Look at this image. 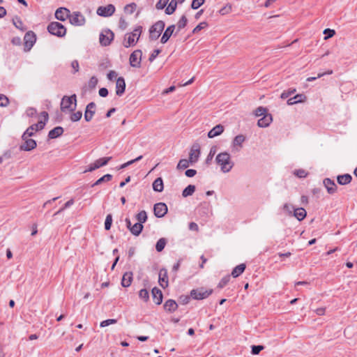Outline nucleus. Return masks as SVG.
Instances as JSON below:
<instances>
[{
    "label": "nucleus",
    "instance_id": "nucleus-15",
    "mask_svg": "<svg viewBox=\"0 0 357 357\" xmlns=\"http://www.w3.org/2000/svg\"><path fill=\"white\" fill-rule=\"evenodd\" d=\"M126 82L123 77H119L116 82V93L117 96H121L125 92Z\"/></svg>",
    "mask_w": 357,
    "mask_h": 357
},
{
    "label": "nucleus",
    "instance_id": "nucleus-17",
    "mask_svg": "<svg viewBox=\"0 0 357 357\" xmlns=\"http://www.w3.org/2000/svg\"><path fill=\"white\" fill-rule=\"evenodd\" d=\"M273 121L272 115L270 114H266L262 116V118L259 119L257 122V125L261 128L268 127L271 122Z\"/></svg>",
    "mask_w": 357,
    "mask_h": 357
},
{
    "label": "nucleus",
    "instance_id": "nucleus-53",
    "mask_svg": "<svg viewBox=\"0 0 357 357\" xmlns=\"http://www.w3.org/2000/svg\"><path fill=\"white\" fill-rule=\"evenodd\" d=\"M205 0H192L191 8L192 9H197L204 3Z\"/></svg>",
    "mask_w": 357,
    "mask_h": 357
},
{
    "label": "nucleus",
    "instance_id": "nucleus-27",
    "mask_svg": "<svg viewBox=\"0 0 357 357\" xmlns=\"http://www.w3.org/2000/svg\"><path fill=\"white\" fill-rule=\"evenodd\" d=\"M352 177L349 174H345L343 175H340L337 176V183L340 185H347L349 184L351 181Z\"/></svg>",
    "mask_w": 357,
    "mask_h": 357
},
{
    "label": "nucleus",
    "instance_id": "nucleus-60",
    "mask_svg": "<svg viewBox=\"0 0 357 357\" xmlns=\"http://www.w3.org/2000/svg\"><path fill=\"white\" fill-rule=\"evenodd\" d=\"M119 26L121 30H124L127 28L128 22H126V19H124L123 17L120 18Z\"/></svg>",
    "mask_w": 357,
    "mask_h": 357
},
{
    "label": "nucleus",
    "instance_id": "nucleus-32",
    "mask_svg": "<svg viewBox=\"0 0 357 357\" xmlns=\"http://www.w3.org/2000/svg\"><path fill=\"white\" fill-rule=\"evenodd\" d=\"M153 188L156 192H162L164 188L163 181L161 178H156L153 183Z\"/></svg>",
    "mask_w": 357,
    "mask_h": 357
},
{
    "label": "nucleus",
    "instance_id": "nucleus-50",
    "mask_svg": "<svg viewBox=\"0 0 357 357\" xmlns=\"http://www.w3.org/2000/svg\"><path fill=\"white\" fill-rule=\"evenodd\" d=\"M324 34L326 35L324 37V40H328L330 38H332L335 34V31L334 29H326L324 31Z\"/></svg>",
    "mask_w": 357,
    "mask_h": 357
},
{
    "label": "nucleus",
    "instance_id": "nucleus-42",
    "mask_svg": "<svg viewBox=\"0 0 357 357\" xmlns=\"http://www.w3.org/2000/svg\"><path fill=\"white\" fill-rule=\"evenodd\" d=\"M137 220H138V222L143 223L145 222L147 220V215L145 211H142L139 213L137 214Z\"/></svg>",
    "mask_w": 357,
    "mask_h": 357
},
{
    "label": "nucleus",
    "instance_id": "nucleus-3",
    "mask_svg": "<svg viewBox=\"0 0 357 357\" xmlns=\"http://www.w3.org/2000/svg\"><path fill=\"white\" fill-rule=\"evenodd\" d=\"M215 160L220 166L221 170L225 173L229 172L233 167V162L231 160L230 155L227 152L219 153Z\"/></svg>",
    "mask_w": 357,
    "mask_h": 357
},
{
    "label": "nucleus",
    "instance_id": "nucleus-26",
    "mask_svg": "<svg viewBox=\"0 0 357 357\" xmlns=\"http://www.w3.org/2000/svg\"><path fill=\"white\" fill-rule=\"evenodd\" d=\"M63 132V129L62 127L58 126L51 130L49 132L48 137L50 139H54L59 136H61Z\"/></svg>",
    "mask_w": 357,
    "mask_h": 357
},
{
    "label": "nucleus",
    "instance_id": "nucleus-47",
    "mask_svg": "<svg viewBox=\"0 0 357 357\" xmlns=\"http://www.w3.org/2000/svg\"><path fill=\"white\" fill-rule=\"evenodd\" d=\"M267 114V109L263 107H259L255 110V115L256 116H264Z\"/></svg>",
    "mask_w": 357,
    "mask_h": 357
},
{
    "label": "nucleus",
    "instance_id": "nucleus-43",
    "mask_svg": "<svg viewBox=\"0 0 357 357\" xmlns=\"http://www.w3.org/2000/svg\"><path fill=\"white\" fill-rule=\"evenodd\" d=\"M190 163L189 160L186 159H181L179 160L178 165H177V169H184L188 167L189 164Z\"/></svg>",
    "mask_w": 357,
    "mask_h": 357
},
{
    "label": "nucleus",
    "instance_id": "nucleus-62",
    "mask_svg": "<svg viewBox=\"0 0 357 357\" xmlns=\"http://www.w3.org/2000/svg\"><path fill=\"white\" fill-rule=\"evenodd\" d=\"M263 349H264L263 346H261V345L253 346L252 347V354H255V355L258 354Z\"/></svg>",
    "mask_w": 357,
    "mask_h": 357
},
{
    "label": "nucleus",
    "instance_id": "nucleus-24",
    "mask_svg": "<svg viewBox=\"0 0 357 357\" xmlns=\"http://www.w3.org/2000/svg\"><path fill=\"white\" fill-rule=\"evenodd\" d=\"M152 295L153 302L157 305H160L162 301V291L159 289L155 287L152 289Z\"/></svg>",
    "mask_w": 357,
    "mask_h": 357
},
{
    "label": "nucleus",
    "instance_id": "nucleus-14",
    "mask_svg": "<svg viewBox=\"0 0 357 357\" xmlns=\"http://www.w3.org/2000/svg\"><path fill=\"white\" fill-rule=\"evenodd\" d=\"M96 110V104L94 102H90L87 105L85 113H84V119L86 121H90L95 114Z\"/></svg>",
    "mask_w": 357,
    "mask_h": 357
},
{
    "label": "nucleus",
    "instance_id": "nucleus-4",
    "mask_svg": "<svg viewBox=\"0 0 357 357\" xmlns=\"http://www.w3.org/2000/svg\"><path fill=\"white\" fill-rule=\"evenodd\" d=\"M77 107V96L73 94L70 96H63L61 102V110L64 113L73 112Z\"/></svg>",
    "mask_w": 357,
    "mask_h": 357
},
{
    "label": "nucleus",
    "instance_id": "nucleus-36",
    "mask_svg": "<svg viewBox=\"0 0 357 357\" xmlns=\"http://www.w3.org/2000/svg\"><path fill=\"white\" fill-rule=\"evenodd\" d=\"M176 6H177V1L176 0H172L169 5L167 6V7L165 9V13L168 15H171L172 14L176 8Z\"/></svg>",
    "mask_w": 357,
    "mask_h": 357
},
{
    "label": "nucleus",
    "instance_id": "nucleus-49",
    "mask_svg": "<svg viewBox=\"0 0 357 357\" xmlns=\"http://www.w3.org/2000/svg\"><path fill=\"white\" fill-rule=\"evenodd\" d=\"M333 73V70H328L327 72L326 73H319L317 77H309L306 79V81L307 82H312V81H314L317 78H319V77H323L324 75H331Z\"/></svg>",
    "mask_w": 357,
    "mask_h": 357
},
{
    "label": "nucleus",
    "instance_id": "nucleus-31",
    "mask_svg": "<svg viewBox=\"0 0 357 357\" xmlns=\"http://www.w3.org/2000/svg\"><path fill=\"white\" fill-rule=\"evenodd\" d=\"M307 213L303 208H296L294 212V215L298 220H303L306 217Z\"/></svg>",
    "mask_w": 357,
    "mask_h": 357
},
{
    "label": "nucleus",
    "instance_id": "nucleus-37",
    "mask_svg": "<svg viewBox=\"0 0 357 357\" xmlns=\"http://www.w3.org/2000/svg\"><path fill=\"white\" fill-rule=\"evenodd\" d=\"M188 23L187 17L185 15H183L176 24L177 31H179L182 29H183Z\"/></svg>",
    "mask_w": 357,
    "mask_h": 357
},
{
    "label": "nucleus",
    "instance_id": "nucleus-10",
    "mask_svg": "<svg viewBox=\"0 0 357 357\" xmlns=\"http://www.w3.org/2000/svg\"><path fill=\"white\" fill-rule=\"evenodd\" d=\"M116 10L114 5L108 4L105 6H99L97 8L96 13L99 16L107 17L112 16Z\"/></svg>",
    "mask_w": 357,
    "mask_h": 357
},
{
    "label": "nucleus",
    "instance_id": "nucleus-58",
    "mask_svg": "<svg viewBox=\"0 0 357 357\" xmlns=\"http://www.w3.org/2000/svg\"><path fill=\"white\" fill-rule=\"evenodd\" d=\"M168 1L169 0H159L158 2L156 3V8L158 10L163 9L167 4Z\"/></svg>",
    "mask_w": 357,
    "mask_h": 357
},
{
    "label": "nucleus",
    "instance_id": "nucleus-34",
    "mask_svg": "<svg viewBox=\"0 0 357 357\" xmlns=\"http://www.w3.org/2000/svg\"><path fill=\"white\" fill-rule=\"evenodd\" d=\"M111 159H112V157H105V158H99V159L96 160V161H94L93 162L95 163L96 166L98 169L101 167L105 166Z\"/></svg>",
    "mask_w": 357,
    "mask_h": 357
},
{
    "label": "nucleus",
    "instance_id": "nucleus-16",
    "mask_svg": "<svg viewBox=\"0 0 357 357\" xmlns=\"http://www.w3.org/2000/svg\"><path fill=\"white\" fill-rule=\"evenodd\" d=\"M23 139L24 140V143L20 146L22 150L29 151L36 147V142L34 139H29V137Z\"/></svg>",
    "mask_w": 357,
    "mask_h": 357
},
{
    "label": "nucleus",
    "instance_id": "nucleus-12",
    "mask_svg": "<svg viewBox=\"0 0 357 357\" xmlns=\"http://www.w3.org/2000/svg\"><path fill=\"white\" fill-rule=\"evenodd\" d=\"M153 211L156 217L162 218L167 213V206L165 204L160 202L154 205Z\"/></svg>",
    "mask_w": 357,
    "mask_h": 357
},
{
    "label": "nucleus",
    "instance_id": "nucleus-5",
    "mask_svg": "<svg viewBox=\"0 0 357 357\" xmlns=\"http://www.w3.org/2000/svg\"><path fill=\"white\" fill-rule=\"evenodd\" d=\"M48 31L58 37H63L66 33V27L58 22H52L47 26Z\"/></svg>",
    "mask_w": 357,
    "mask_h": 357
},
{
    "label": "nucleus",
    "instance_id": "nucleus-21",
    "mask_svg": "<svg viewBox=\"0 0 357 357\" xmlns=\"http://www.w3.org/2000/svg\"><path fill=\"white\" fill-rule=\"evenodd\" d=\"M324 184L329 194H334L337 191V185L330 178H325Z\"/></svg>",
    "mask_w": 357,
    "mask_h": 357
},
{
    "label": "nucleus",
    "instance_id": "nucleus-39",
    "mask_svg": "<svg viewBox=\"0 0 357 357\" xmlns=\"http://www.w3.org/2000/svg\"><path fill=\"white\" fill-rule=\"evenodd\" d=\"M195 190V186L192 185H189L187 186L183 191L182 195L184 197L190 196L194 193Z\"/></svg>",
    "mask_w": 357,
    "mask_h": 357
},
{
    "label": "nucleus",
    "instance_id": "nucleus-11",
    "mask_svg": "<svg viewBox=\"0 0 357 357\" xmlns=\"http://www.w3.org/2000/svg\"><path fill=\"white\" fill-rule=\"evenodd\" d=\"M212 294L211 289H205L204 288H200L198 289H194L191 291V296L197 300H202L207 298Z\"/></svg>",
    "mask_w": 357,
    "mask_h": 357
},
{
    "label": "nucleus",
    "instance_id": "nucleus-63",
    "mask_svg": "<svg viewBox=\"0 0 357 357\" xmlns=\"http://www.w3.org/2000/svg\"><path fill=\"white\" fill-rule=\"evenodd\" d=\"M107 79H109V80H114L115 79H116L117 77V73L114 71V70H110L108 73H107Z\"/></svg>",
    "mask_w": 357,
    "mask_h": 357
},
{
    "label": "nucleus",
    "instance_id": "nucleus-29",
    "mask_svg": "<svg viewBox=\"0 0 357 357\" xmlns=\"http://www.w3.org/2000/svg\"><path fill=\"white\" fill-rule=\"evenodd\" d=\"M178 305L173 300H168L164 305V308L166 311L174 312L177 309Z\"/></svg>",
    "mask_w": 357,
    "mask_h": 357
},
{
    "label": "nucleus",
    "instance_id": "nucleus-56",
    "mask_svg": "<svg viewBox=\"0 0 357 357\" xmlns=\"http://www.w3.org/2000/svg\"><path fill=\"white\" fill-rule=\"evenodd\" d=\"M8 103V98L6 96L0 94V107H6Z\"/></svg>",
    "mask_w": 357,
    "mask_h": 357
},
{
    "label": "nucleus",
    "instance_id": "nucleus-7",
    "mask_svg": "<svg viewBox=\"0 0 357 357\" xmlns=\"http://www.w3.org/2000/svg\"><path fill=\"white\" fill-rule=\"evenodd\" d=\"M69 20L71 24L74 26H83L86 23L85 17L78 11L70 14Z\"/></svg>",
    "mask_w": 357,
    "mask_h": 357
},
{
    "label": "nucleus",
    "instance_id": "nucleus-35",
    "mask_svg": "<svg viewBox=\"0 0 357 357\" xmlns=\"http://www.w3.org/2000/svg\"><path fill=\"white\" fill-rule=\"evenodd\" d=\"M13 24L17 29H20L22 31H24L26 29L22 20L18 16H15L13 18Z\"/></svg>",
    "mask_w": 357,
    "mask_h": 357
},
{
    "label": "nucleus",
    "instance_id": "nucleus-25",
    "mask_svg": "<svg viewBox=\"0 0 357 357\" xmlns=\"http://www.w3.org/2000/svg\"><path fill=\"white\" fill-rule=\"evenodd\" d=\"M132 281V273L131 272H126L123 274L121 284L124 287H128L130 286Z\"/></svg>",
    "mask_w": 357,
    "mask_h": 357
},
{
    "label": "nucleus",
    "instance_id": "nucleus-28",
    "mask_svg": "<svg viewBox=\"0 0 357 357\" xmlns=\"http://www.w3.org/2000/svg\"><path fill=\"white\" fill-rule=\"evenodd\" d=\"M245 264H241L238 266H236L232 271L231 272V275L233 278H237L240 275H241L245 269Z\"/></svg>",
    "mask_w": 357,
    "mask_h": 357
},
{
    "label": "nucleus",
    "instance_id": "nucleus-6",
    "mask_svg": "<svg viewBox=\"0 0 357 357\" xmlns=\"http://www.w3.org/2000/svg\"><path fill=\"white\" fill-rule=\"evenodd\" d=\"M165 28V22L163 21H158L150 29V38L156 40L160 36Z\"/></svg>",
    "mask_w": 357,
    "mask_h": 357
},
{
    "label": "nucleus",
    "instance_id": "nucleus-8",
    "mask_svg": "<svg viewBox=\"0 0 357 357\" xmlns=\"http://www.w3.org/2000/svg\"><path fill=\"white\" fill-rule=\"evenodd\" d=\"M142 52L140 50H135L130 56V64L133 68H140L142 61Z\"/></svg>",
    "mask_w": 357,
    "mask_h": 357
},
{
    "label": "nucleus",
    "instance_id": "nucleus-38",
    "mask_svg": "<svg viewBox=\"0 0 357 357\" xmlns=\"http://www.w3.org/2000/svg\"><path fill=\"white\" fill-rule=\"evenodd\" d=\"M232 11V5L229 3L225 4L220 10L219 13L221 15H226Z\"/></svg>",
    "mask_w": 357,
    "mask_h": 357
},
{
    "label": "nucleus",
    "instance_id": "nucleus-46",
    "mask_svg": "<svg viewBox=\"0 0 357 357\" xmlns=\"http://www.w3.org/2000/svg\"><path fill=\"white\" fill-rule=\"evenodd\" d=\"M137 5L134 3L128 4L124 7V11L126 13L132 14L136 9Z\"/></svg>",
    "mask_w": 357,
    "mask_h": 357
},
{
    "label": "nucleus",
    "instance_id": "nucleus-20",
    "mask_svg": "<svg viewBox=\"0 0 357 357\" xmlns=\"http://www.w3.org/2000/svg\"><path fill=\"white\" fill-rule=\"evenodd\" d=\"M224 126L219 124L213 128L208 132V137L209 138H213L215 137L220 135L224 132Z\"/></svg>",
    "mask_w": 357,
    "mask_h": 357
},
{
    "label": "nucleus",
    "instance_id": "nucleus-57",
    "mask_svg": "<svg viewBox=\"0 0 357 357\" xmlns=\"http://www.w3.org/2000/svg\"><path fill=\"white\" fill-rule=\"evenodd\" d=\"M230 280V277L229 275H227L225 277H224L220 281V282L218 283V287L219 288H222L224 287L225 286H226L227 284V283L229 282Z\"/></svg>",
    "mask_w": 357,
    "mask_h": 357
},
{
    "label": "nucleus",
    "instance_id": "nucleus-45",
    "mask_svg": "<svg viewBox=\"0 0 357 357\" xmlns=\"http://www.w3.org/2000/svg\"><path fill=\"white\" fill-rule=\"evenodd\" d=\"M208 26L206 22H202L192 30V33H197Z\"/></svg>",
    "mask_w": 357,
    "mask_h": 357
},
{
    "label": "nucleus",
    "instance_id": "nucleus-2",
    "mask_svg": "<svg viewBox=\"0 0 357 357\" xmlns=\"http://www.w3.org/2000/svg\"><path fill=\"white\" fill-rule=\"evenodd\" d=\"M142 32V27L141 26H137L132 32L126 34L123 45L125 47H130L135 46L139 39Z\"/></svg>",
    "mask_w": 357,
    "mask_h": 357
},
{
    "label": "nucleus",
    "instance_id": "nucleus-22",
    "mask_svg": "<svg viewBox=\"0 0 357 357\" xmlns=\"http://www.w3.org/2000/svg\"><path fill=\"white\" fill-rule=\"evenodd\" d=\"M200 151L198 147L192 146L189 153V160L190 163L196 162L199 157Z\"/></svg>",
    "mask_w": 357,
    "mask_h": 357
},
{
    "label": "nucleus",
    "instance_id": "nucleus-41",
    "mask_svg": "<svg viewBox=\"0 0 357 357\" xmlns=\"http://www.w3.org/2000/svg\"><path fill=\"white\" fill-rule=\"evenodd\" d=\"M112 176L111 174H107L104 175L103 176H102L101 178H100L99 179H98L96 181V183L93 185V186L100 185L102 182L109 181L112 180Z\"/></svg>",
    "mask_w": 357,
    "mask_h": 357
},
{
    "label": "nucleus",
    "instance_id": "nucleus-23",
    "mask_svg": "<svg viewBox=\"0 0 357 357\" xmlns=\"http://www.w3.org/2000/svg\"><path fill=\"white\" fill-rule=\"evenodd\" d=\"M306 99H307V98L304 94H302V93L297 94L295 96H294L293 98H290L287 100V104L289 105H294L296 103L304 102L306 100Z\"/></svg>",
    "mask_w": 357,
    "mask_h": 357
},
{
    "label": "nucleus",
    "instance_id": "nucleus-64",
    "mask_svg": "<svg viewBox=\"0 0 357 357\" xmlns=\"http://www.w3.org/2000/svg\"><path fill=\"white\" fill-rule=\"evenodd\" d=\"M294 174L300 178H305L307 176V173L303 169L296 170Z\"/></svg>",
    "mask_w": 357,
    "mask_h": 357
},
{
    "label": "nucleus",
    "instance_id": "nucleus-61",
    "mask_svg": "<svg viewBox=\"0 0 357 357\" xmlns=\"http://www.w3.org/2000/svg\"><path fill=\"white\" fill-rule=\"evenodd\" d=\"M160 52L161 51L158 49L154 50L153 51V52L151 54L149 60L151 62H152L158 56V55L160 53Z\"/></svg>",
    "mask_w": 357,
    "mask_h": 357
},
{
    "label": "nucleus",
    "instance_id": "nucleus-33",
    "mask_svg": "<svg viewBox=\"0 0 357 357\" xmlns=\"http://www.w3.org/2000/svg\"><path fill=\"white\" fill-rule=\"evenodd\" d=\"M142 224L137 222L133 226H132L130 231L133 235L138 236L142 232Z\"/></svg>",
    "mask_w": 357,
    "mask_h": 357
},
{
    "label": "nucleus",
    "instance_id": "nucleus-54",
    "mask_svg": "<svg viewBox=\"0 0 357 357\" xmlns=\"http://www.w3.org/2000/svg\"><path fill=\"white\" fill-rule=\"evenodd\" d=\"M117 322V320L116 319H107V320H104L100 322V327H105V326H107L110 324H114Z\"/></svg>",
    "mask_w": 357,
    "mask_h": 357
},
{
    "label": "nucleus",
    "instance_id": "nucleus-44",
    "mask_svg": "<svg viewBox=\"0 0 357 357\" xmlns=\"http://www.w3.org/2000/svg\"><path fill=\"white\" fill-rule=\"evenodd\" d=\"M245 137L243 135H238L235 137L234 139V145L241 146L242 144L244 142Z\"/></svg>",
    "mask_w": 357,
    "mask_h": 357
},
{
    "label": "nucleus",
    "instance_id": "nucleus-48",
    "mask_svg": "<svg viewBox=\"0 0 357 357\" xmlns=\"http://www.w3.org/2000/svg\"><path fill=\"white\" fill-rule=\"evenodd\" d=\"M139 296L144 301H147L149 298V294L145 289H141L139 292Z\"/></svg>",
    "mask_w": 357,
    "mask_h": 357
},
{
    "label": "nucleus",
    "instance_id": "nucleus-19",
    "mask_svg": "<svg viewBox=\"0 0 357 357\" xmlns=\"http://www.w3.org/2000/svg\"><path fill=\"white\" fill-rule=\"evenodd\" d=\"M159 283L162 288L168 286L167 271L166 269H161L159 272Z\"/></svg>",
    "mask_w": 357,
    "mask_h": 357
},
{
    "label": "nucleus",
    "instance_id": "nucleus-52",
    "mask_svg": "<svg viewBox=\"0 0 357 357\" xmlns=\"http://www.w3.org/2000/svg\"><path fill=\"white\" fill-rule=\"evenodd\" d=\"M82 116V113L79 111H77L71 114L70 120L74 122L78 121L79 120L81 119Z\"/></svg>",
    "mask_w": 357,
    "mask_h": 357
},
{
    "label": "nucleus",
    "instance_id": "nucleus-40",
    "mask_svg": "<svg viewBox=\"0 0 357 357\" xmlns=\"http://www.w3.org/2000/svg\"><path fill=\"white\" fill-rule=\"evenodd\" d=\"M166 243H167V241L165 238H160L156 245H155V249L158 252H161L163 250V249L165 248V245H166Z\"/></svg>",
    "mask_w": 357,
    "mask_h": 357
},
{
    "label": "nucleus",
    "instance_id": "nucleus-1",
    "mask_svg": "<svg viewBox=\"0 0 357 357\" xmlns=\"http://www.w3.org/2000/svg\"><path fill=\"white\" fill-rule=\"evenodd\" d=\"M41 119L36 124L29 126L22 135V139H26L33 135L35 132L41 130L44 128L46 122L48 120V114L46 112H43L40 114Z\"/></svg>",
    "mask_w": 357,
    "mask_h": 357
},
{
    "label": "nucleus",
    "instance_id": "nucleus-18",
    "mask_svg": "<svg viewBox=\"0 0 357 357\" xmlns=\"http://www.w3.org/2000/svg\"><path fill=\"white\" fill-rule=\"evenodd\" d=\"M175 27H176V26L174 24H172V25L169 26L166 29V30L165 31V32L161 38V40H160V42L162 44H165L168 41V40L169 39L171 36L173 34Z\"/></svg>",
    "mask_w": 357,
    "mask_h": 357
},
{
    "label": "nucleus",
    "instance_id": "nucleus-59",
    "mask_svg": "<svg viewBox=\"0 0 357 357\" xmlns=\"http://www.w3.org/2000/svg\"><path fill=\"white\" fill-rule=\"evenodd\" d=\"M71 67L73 68V73H77L79 69V63L77 60H74L71 62Z\"/></svg>",
    "mask_w": 357,
    "mask_h": 357
},
{
    "label": "nucleus",
    "instance_id": "nucleus-9",
    "mask_svg": "<svg viewBox=\"0 0 357 357\" xmlns=\"http://www.w3.org/2000/svg\"><path fill=\"white\" fill-rule=\"evenodd\" d=\"M114 34L112 31L109 29L104 30L100 34L99 41L102 45L107 46L114 40Z\"/></svg>",
    "mask_w": 357,
    "mask_h": 357
},
{
    "label": "nucleus",
    "instance_id": "nucleus-13",
    "mask_svg": "<svg viewBox=\"0 0 357 357\" xmlns=\"http://www.w3.org/2000/svg\"><path fill=\"white\" fill-rule=\"evenodd\" d=\"M70 12L66 8H59L55 12V17L60 21H65L69 19Z\"/></svg>",
    "mask_w": 357,
    "mask_h": 357
},
{
    "label": "nucleus",
    "instance_id": "nucleus-30",
    "mask_svg": "<svg viewBox=\"0 0 357 357\" xmlns=\"http://www.w3.org/2000/svg\"><path fill=\"white\" fill-rule=\"evenodd\" d=\"M24 41L26 46L29 45L31 47L36 41V36L34 33L31 31L27 32L24 36Z\"/></svg>",
    "mask_w": 357,
    "mask_h": 357
},
{
    "label": "nucleus",
    "instance_id": "nucleus-51",
    "mask_svg": "<svg viewBox=\"0 0 357 357\" xmlns=\"http://www.w3.org/2000/svg\"><path fill=\"white\" fill-rule=\"evenodd\" d=\"M112 223V216L111 214H108L106 217L105 222V228L106 230H109Z\"/></svg>",
    "mask_w": 357,
    "mask_h": 357
},
{
    "label": "nucleus",
    "instance_id": "nucleus-55",
    "mask_svg": "<svg viewBox=\"0 0 357 357\" xmlns=\"http://www.w3.org/2000/svg\"><path fill=\"white\" fill-rule=\"evenodd\" d=\"M296 92V89H289L287 91H284L282 93L280 97L282 99H286L289 96H290L291 94L294 93Z\"/></svg>",
    "mask_w": 357,
    "mask_h": 357
}]
</instances>
